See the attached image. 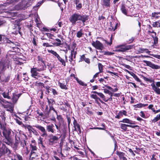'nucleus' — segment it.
<instances>
[{"label":"nucleus","mask_w":160,"mask_h":160,"mask_svg":"<svg viewBox=\"0 0 160 160\" xmlns=\"http://www.w3.org/2000/svg\"><path fill=\"white\" fill-rule=\"evenodd\" d=\"M2 130V137L5 138L4 142L9 145H11L13 140V138L15 133L10 128L3 125L1 128Z\"/></svg>","instance_id":"f257e3e1"},{"label":"nucleus","mask_w":160,"mask_h":160,"mask_svg":"<svg viewBox=\"0 0 160 160\" xmlns=\"http://www.w3.org/2000/svg\"><path fill=\"white\" fill-rule=\"evenodd\" d=\"M89 16L86 14H81L74 13L69 18V20L72 25H75L78 21H81L84 25L85 22L88 20Z\"/></svg>","instance_id":"f03ea898"},{"label":"nucleus","mask_w":160,"mask_h":160,"mask_svg":"<svg viewBox=\"0 0 160 160\" xmlns=\"http://www.w3.org/2000/svg\"><path fill=\"white\" fill-rule=\"evenodd\" d=\"M44 70V68H31L30 72L31 76L35 79V80H38L40 81H42L40 80V78L42 77L40 76L39 73L37 72H40Z\"/></svg>","instance_id":"7ed1b4c3"},{"label":"nucleus","mask_w":160,"mask_h":160,"mask_svg":"<svg viewBox=\"0 0 160 160\" xmlns=\"http://www.w3.org/2000/svg\"><path fill=\"white\" fill-rule=\"evenodd\" d=\"M60 137H58L53 134H50L48 136V143L50 145L53 146L56 144Z\"/></svg>","instance_id":"20e7f679"},{"label":"nucleus","mask_w":160,"mask_h":160,"mask_svg":"<svg viewBox=\"0 0 160 160\" xmlns=\"http://www.w3.org/2000/svg\"><path fill=\"white\" fill-rule=\"evenodd\" d=\"M48 52L51 53L55 57L58 59V60L62 63V65L64 66H66L65 60L62 59L56 51L52 50H48Z\"/></svg>","instance_id":"39448f33"},{"label":"nucleus","mask_w":160,"mask_h":160,"mask_svg":"<svg viewBox=\"0 0 160 160\" xmlns=\"http://www.w3.org/2000/svg\"><path fill=\"white\" fill-rule=\"evenodd\" d=\"M33 127L36 128L42 133L41 136L42 137H47L48 136L47 132L44 127L38 124L33 126Z\"/></svg>","instance_id":"423d86ee"},{"label":"nucleus","mask_w":160,"mask_h":160,"mask_svg":"<svg viewBox=\"0 0 160 160\" xmlns=\"http://www.w3.org/2000/svg\"><path fill=\"white\" fill-rule=\"evenodd\" d=\"M25 128L28 129L29 133L30 134L32 133L35 136H38L39 135L38 131L30 125H27L25 126Z\"/></svg>","instance_id":"0eeeda50"},{"label":"nucleus","mask_w":160,"mask_h":160,"mask_svg":"<svg viewBox=\"0 0 160 160\" xmlns=\"http://www.w3.org/2000/svg\"><path fill=\"white\" fill-rule=\"evenodd\" d=\"M6 102L7 104L5 106L4 108H7V111L10 112L11 113H12L14 110V104L8 102Z\"/></svg>","instance_id":"6e6552de"},{"label":"nucleus","mask_w":160,"mask_h":160,"mask_svg":"<svg viewBox=\"0 0 160 160\" xmlns=\"http://www.w3.org/2000/svg\"><path fill=\"white\" fill-rule=\"evenodd\" d=\"M119 48L117 51L118 52H124L132 49V46L131 45L125 46L122 45L119 46Z\"/></svg>","instance_id":"1a4fd4ad"},{"label":"nucleus","mask_w":160,"mask_h":160,"mask_svg":"<svg viewBox=\"0 0 160 160\" xmlns=\"http://www.w3.org/2000/svg\"><path fill=\"white\" fill-rule=\"evenodd\" d=\"M143 62L145 63L148 66L152 69H159L160 68V66L157 65H155L150 61L143 60Z\"/></svg>","instance_id":"9d476101"},{"label":"nucleus","mask_w":160,"mask_h":160,"mask_svg":"<svg viewBox=\"0 0 160 160\" xmlns=\"http://www.w3.org/2000/svg\"><path fill=\"white\" fill-rule=\"evenodd\" d=\"M10 75H8L7 76H5L4 74L0 75V80L2 82H7L10 80Z\"/></svg>","instance_id":"9b49d317"},{"label":"nucleus","mask_w":160,"mask_h":160,"mask_svg":"<svg viewBox=\"0 0 160 160\" xmlns=\"http://www.w3.org/2000/svg\"><path fill=\"white\" fill-rule=\"evenodd\" d=\"M54 125L51 123L48 125L46 127V131L49 132H51L52 133H54L55 132V130L54 129Z\"/></svg>","instance_id":"f8f14e48"},{"label":"nucleus","mask_w":160,"mask_h":160,"mask_svg":"<svg viewBox=\"0 0 160 160\" xmlns=\"http://www.w3.org/2000/svg\"><path fill=\"white\" fill-rule=\"evenodd\" d=\"M58 85L61 89H64L65 90L68 89V86L67 85V82L66 80H65V81H63L62 82H58Z\"/></svg>","instance_id":"ddd939ff"},{"label":"nucleus","mask_w":160,"mask_h":160,"mask_svg":"<svg viewBox=\"0 0 160 160\" xmlns=\"http://www.w3.org/2000/svg\"><path fill=\"white\" fill-rule=\"evenodd\" d=\"M21 94V93L16 94L15 93H13V96L11 99H12V103L13 104H15L17 102L19 98L20 97Z\"/></svg>","instance_id":"4468645a"},{"label":"nucleus","mask_w":160,"mask_h":160,"mask_svg":"<svg viewBox=\"0 0 160 160\" xmlns=\"http://www.w3.org/2000/svg\"><path fill=\"white\" fill-rule=\"evenodd\" d=\"M12 90L11 89H8V92H3L2 95L4 98H7L8 99H11V97L10 96L11 94V92Z\"/></svg>","instance_id":"2eb2a0df"},{"label":"nucleus","mask_w":160,"mask_h":160,"mask_svg":"<svg viewBox=\"0 0 160 160\" xmlns=\"http://www.w3.org/2000/svg\"><path fill=\"white\" fill-rule=\"evenodd\" d=\"M73 124L74 128V130L76 131H78L79 132V133H81V130L80 126L79 124L77 122L76 120H74L73 122Z\"/></svg>","instance_id":"dca6fc26"},{"label":"nucleus","mask_w":160,"mask_h":160,"mask_svg":"<svg viewBox=\"0 0 160 160\" xmlns=\"http://www.w3.org/2000/svg\"><path fill=\"white\" fill-rule=\"evenodd\" d=\"M43 109V113L44 115V117L46 118H48L49 117L50 112L48 109V108L47 105L46 106V107L44 109L43 108H42Z\"/></svg>","instance_id":"f3484780"},{"label":"nucleus","mask_w":160,"mask_h":160,"mask_svg":"<svg viewBox=\"0 0 160 160\" xmlns=\"http://www.w3.org/2000/svg\"><path fill=\"white\" fill-rule=\"evenodd\" d=\"M7 64L6 62L3 60H1L0 61V71L2 72L5 69Z\"/></svg>","instance_id":"a211bd4d"},{"label":"nucleus","mask_w":160,"mask_h":160,"mask_svg":"<svg viewBox=\"0 0 160 160\" xmlns=\"http://www.w3.org/2000/svg\"><path fill=\"white\" fill-rule=\"evenodd\" d=\"M30 147L31 148V150L30 153V157H31L32 155L33 154H35V152L34 151H37V148L36 146L32 144L30 145Z\"/></svg>","instance_id":"6ab92c4d"},{"label":"nucleus","mask_w":160,"mask_h":160,"mask_svg":"<svg viewBox=\"0 0 160 160\" xmlns=\"http://www.w3.org/2000/svg\"><path fill=\"white\" fill-rule=\"evenodd\" d=\"M116 153L120 159H122L123 160H127V159L124 156L125 154L124 152L117 151Z\"/></svg>","instance_id":"aec40b11"},{"label":"nucleus","mask_w":160,"mask_h":160,"mask_svg":"<svg viewBox=\"0 0 160 160\" xmlns=\"http://www.w3.org/2000/svg\"><path fill=\"white\" fill-rule=\"evenodd\" d=\"M92 44L96 49L100 50V42L99 41L96 40L95 42L93 41Z\"/></svg>","instance_id":"412c9836"},{"label":"nucleus","mask_w":160,"mask_h":160,"mask_svg":"<svg viewBox=\"0 0 160 160\" xmlns=\"http://www.w3.org/2000/svg\"><path fill=\"white\" fill-rule=\"evenodd\" d=\"M14 136H15V140L14 145L15 148H17L19 144V142H20V138L18 137L17 136V134L16 133L14 134Z\"/></svg>","instance_id":"4be33fe9"},{"label":"nucleus","mask_w":160,"mask_h":160,"mask_svg":"<svg viewBox=\"0 0 160 160\" xmlns=\"http://www.w3.org/2000/svg\"><path fill=\"white\" fill-rule=\"evenodd\" d=\"M111 94H108L110 95V98H107V99H106L105 98L104 96L102 93H101V98H102L103 100H104L105 102H107L108 100H109L110 101H112V96L113 95V93L111 92Z\"/></svg>","instance_id":"5701e85b"},{"label":"nucleus","mask_w":160,"mask_h":160,"mask_svg":"<svg viewBox=\"0 0 160 160\" xmlns=\"http://www.w3.org/2000/svg\"><path fill=\"white\" fill-rule=\"evenodd\" d=\"M91 98L94 99L95 100V103H97L99 105H100L99 101H100V98H98L96 94H92L91 95Z\"/></svg>","instance_id":"b1692460"},{"label":"nucleus","mask_w":160,"mask_h":160,"mask_svg":"<svg viewBox=\"0 0 160 160\" xmlns=\"http://www.w3.org/2000/svg\"><path fill=\"white\" fill-rule=\"evenodd\" d=\"M120 122L123 123H126L129 124H134V123L133 122V121H132L131 120L128 118L123 119H122V121H121Z\"/></svg>","instance_id":"393cba45"},{"label":"nucleus","mask_w":160,"mask_h":160,"mask_svg":"<svg viewBox=\"0 0 160 160\" xmlns=\"http://www.w3.org/2000/svg\"><path fill=\"white\" fill-rule=\"evenodd\" d=\"M47 100L48 101L49 106H53V105L55 104L56 103L55 101L52 98H51L49 99L48 98H47Z\"/></svg>","instance_id":"a878e982"},{"label":"nucleus","mask_w":160,"mask_h":160,"mask_svg":"<svg viewBox=\"0 0 160 160\" xmlns=\"http://www.w3.org/2000/svg\"><path fill=\"white\" fill-rule=\"evenodd\" d=\"M73 55H72V54H70V55L69 56V61L70 62L71 64H72V65H74V64L75 63V60H74L73 59Z\"/></svg>","instance_id":"bb28decb"},{"label":"nucleus","mask_w":160,"mask_h":160,"mask_svg":"<svg viewBox=\"0 0 160 160\" xmlns=\"http://www.w3.org/2000/svg\"><path fill=\"white\" fill-rule=\"evenodd\" d=\"M110 0H102V5L106 7H110Z\"/></svg>","instance_id":"cd10ccee"},{"label":"nucleus","mask_w":160,"mask_h":160,"mask_svg":"<svg viewBox=\"0 0 160 160\" xmlns=\"http://www.w3.org/2000/svg\"><path fill=\"white\" fill-rule=\"evenodd\" d=\"M105 85L107 86L106 81L104 80V79L101 78V87L102 88H107L105 86Z\"/></svg>","instance_id":"c85d7f7f"},{"label":"nucleus","mask_w":160,"mask_h":160,"mask_svg":"<svg viewBox=\"0 0 160 160\" xmlns=\"http://www.w3.org/2000/svg\"><path fill=\"white\" fill-rule=\"evenodd\" d=\"M38 42L37 38H36L35 36H34L32 38V42L34 46H37V42Z\"/></svg>","instance_id":"c756f323"},{"label":"nucleus","mask_w":160,"mask_h":160,"mask_svg":"<svg viewBox=\"0 0 160 160\" xmlns=\"http://www.w3.org/2000/svg\"><path fill=\"white\" fill-rule=\"evenodd\" d=\"M121 10L123 14H124L125 15H127V12L125 6L124 5H122V7L121 8Z\"/></svg>","instance_id":"7c9ffc66"},{"label":"nucleus","mask_w":160,"mask_h":160,"mask_svg":"<svg viewBox=\"0 0 160 160\" xmlns=\"http://www.w3.org/2000/svg\"><path fill=\"white\" fill-rule=\"evenodd\" d=\"M82 30L81 29L79 31H78L77 33V37L78 38H80L84 34L82 33Z\"/></svg>","instance_id":"2f4dec72"},{"label":"nucleus","mask_w":160,"mask_h":160,"mask_svg":"<svg viewBox=\"0 0 160 160\" xmlns=\"http://www.w3.org/2000/svg\"><path fill=\"white\" fill-rule=\"evenodd\" d=\"M35 85L36 86L40 87L41 88H45V85L43 83L39 82H36Z\"/></svg>","instance_id":"473e14b6"},{"label":"nucleus","mask_w":160,"mask_h":160,"mask_svg":"<svg viewBox=\"0 0 160 160\" xmlns=\"http://www.w3.org/2000/svg\"><path fill=\"white\" fill-rule=\"evenodd\" d=\"M130 75L137 81L140 82L141 81L138 77L133 72H131L130 73Z\"/></svg>","instance_id":"72a5a7b5"},{"label":"nucleus","mask_w":160,"mask_h":160,"mask_svg":"<svg viewBox=\"0 0 160 160\" xmlns=\"http://www.w3.org/2000/svg\"><path fill=\"white\" fill-rule=\"evenodd\" d=\"M152 25L154 27H160V21L153 22Z\"/></svg>","instance_id":"f704fd0d"},{"label":"nucleus","mask_w":160,"mask_h":160,"mask_svg":"<svg viewBox=\"0 0 160 160\" xmlns=\"http://www.w3.org/2000/svg\"><path fill=\"white\" fill-rule=\"evenodd\" d=\"M37 58L38 61L41 62L42 63L44 64V61L43 60L42 57L41 55L38 56Z\"/></svg>","instance_id":"c9c22d12"},{"label":"nucleus","mask_w":160,"mask_h":160,"mask_svg":"<svg viewBox=\"0 0 160 160\" xmlns=\"http://www.w3.org/2000/svg\"><path fill=\"white\" fill-rule=\"evenodd\" d=\"M50 39L55 40V37L51 33H46L45 34Z\"/></svg>","instance_id":"e433bc0d"},{"label":"nucleus","mask_w":160,"mask_h":160,"mask_svg":"<svg viewBox=\"0 0 160 160\" xmlns=\"http://www.w3.org/2000/svg\"><path fill=\"white\" fill-rule=\"evenodd\" d=\"M128 124H121V128L125 131H126L127 129V127H128Z\"/></svg>","instance_id":"4c0bfd02"},{"label":"nucleus","mask_w":160,"mask_h":160,"mask_svg":"<svg viewBox=\"0 0 160 160\" xmlns=\"http://www.w3.org/2000/svg\"><path fill=\"white\" fill-rule=\"evenodd\" d=\"M60 109L64 112H67L68 111L67 108L66 106L61 105L60 106Z\"/></svg>","instance_id":"58836bf2"},{"label":"nucleus","mask_w":160,"mask_h":160,"mask_svg":"<svg viewBox=\"0 0 160 160\" xmlns=\"http://www.w3.org/2000/svg\"><path fill=\"white\" fill-rule=\"evenodd\" d=\"M45 89H46V93L47 95H49L50 93V90H51V88H50V87L48 85L46 86Z\"/></svg>","instance_id":"ea45409f"},{"label":"nucleus","mask_w":160,"mask_h":160,"mask_svg":"<svg viewBox=\"0 0 160 160\" xmlns=\"http://www.w3.org/2000/svg\"><path fill=\"white\" fill-rule=\"evenodd\" d=\"M37 114L38 115V116H41V117H44V114H43V112L41 111L39 109H38L36 111Z\"/></svg>","instance_id":"a19ab883"},{"label":"nucleus","mask_w":160,"mask_h":160,"mask_svg":"<svg viewBox=\"0 0 160 160\" xmlns=\"http://www.w3.org/2000/svg\"><path fill=\"white\" fill-rule=\"evenodd\" d=\"M154 91L158 94H160V89L156 87L153 89Z\"/></svg>","instance_id":"79ce46f5"},{"label":"nucleus","mask_w":160,"mask_h":160,"mask_svg":"<svg viewBox=\"0 0 160 160\" xmlns=\"http://www.w3.org/2000/svg\"><path fill=\"white\" fill-rule=\"evenodd\" d=\"M20 142L21 143V146L23 148L25 147V146L26 145V141L25 139H22L21 141H20Z\"/></svg>","instance_id":"37998d69"},{"label":"nucleus","mask_w":160,"mask_h":160,"mask_svg":"<svg viewBox=\"0 0 160 160\" xmlns=\"http://www.w3.org/2000/svg\"><path fill=\"white\" fill-rule=\"evenodd\" d=\"M105 86L108 89L111 90L112 92H116L118 91V89L117 88H115L114 89H113L110 86H107L106 85H105Z\"/></svg>","instance_id":"c03bdc74"},{"label":"nucleus","mask_w":160,"mask_h":160,"mask_svg":"<svg viewBox=\"0 0 160 160\" xmlns=\"http://www.w3.org/2000/svg\"><path fill=\"white\" fill-rule=\"evenodd\" d=\"M6 101L0 95V103L2 105H3L4 104L6 103Z\"/></svg>","instance_id":"a18cd8bd"},{"label":"nucleus","mask_w":160,"mask_h":160,"mask_svg":"<svg viewBox=\"0 0 160 160\" xmlns=\"http://www.w3.org/2000/svg\"><path fill=\"white\" fill-rule=\"evenodd\" d=\"M103 41L105 43H106L107 45H111L112 43V36L110 38V42H109L106 40H104Z\"/></svg>","instance_id":"49530a36"},{"label":"nucleus","mask_w":160,"mask_h":160,"mask_svg":"<svg viewBox=\"0 0 160 160\" xmlns=\"http://www.w3.org/2000/svg\"><path fill=\"white\" fill-rule=\"evenodd\" d=\"M107 88H103V89H101L105 93H108V94H111V92L108 90Z\"/></svg>","instance_id":"de8ad7c7"},{"label":"nucleus","mask_w":160,"mask_h":160,"mask_svg":"<svg viewBox=\"0 0 160 160\" xmlns=\"http://www.w3.org/2000/svg\"><path fill=\"white\" fill-rule=\"evenodd\" d=\"M139 50L141 51V52L142 53L144 51H146V52L147 53L149 54L150 52V51H148L147 49H144L142 48H140L139 49Z\"/></svg>","instance_id":"09e8293b"},{"label":"nucleus","mask_w":160,"mask_h":160,"mask_svg":"<svg viewBox=\"0 0 160 160\" xmlns=\"http://www.w3.org/2000/svg\"><path fill=\"white\" fill-rule=\"evenodd\" d=\"M15 158L17 159L18 160H23L22 157L20 155L18 154L15 156Z\"/></svg>","instance_id":"8fccbe9b"},{"label":"nucleus","mask_w":160,"mask_h":160,"mask_svg":"<svg viewBox=\"0 0 160 160\" xmlns=\"http://www.w3.org/2000/svg\"><path fill=\"white\" fill-rule=\"evenodd\" d=\"M57 115V119L60 121H63V118L61 115H58V113Z\"/></svg>","instance_id":"3c124183"},{"label":"nucleus","mask_w":160,"mask_h":160,"mask_svg":"<svg viewBox=\"0 0 160 160\" xmlns=\"http://www.w3.org/2000/svg\"><path fill=\"white\" fill-rule=\"evenodd\" d=\"M86 58L85 57V54H83L82 55L80 56V60L79 61V62L84 61Z\"/></svg>","instance_id":"603ef678"},{"label":"nucleus","mask_w":160,"mask_h":160,"mask_svg":"<svg viewBox=\"0 0 160 160\" xmlns=\"http://www.w3.org/2000/svg\"><path fill=\"white\" fill-rule=\"evenodd\" d=\"M159 13L157 12L152 13V17L153 18H157L159 17V16L157 15Z\"/></svg>","instance_id":"864d4df0"},{"label":"nucleus","mask_w":160,"mask_h":160,"mask_svg":"<svg viewBox=\"0 0 160 160\" xmlns=\"http://www.w3.org/2000/svg\"><path fill=\"white\" fill-rule=\"evenodd\" d=\"M119 112V114H120V115L121 116H122L123 115H124L125 116L127 115V112L125 110H123L122 111H120Z\"/></svg>","instance_id":"5fc2aeb1"},{"label":"nucleus","mask_w":160,"mask_h":160,"mask_svg":"<svg viewBox=\"0 0 160 160\" xmlns=\"http://www.w3.org/2000/svg\"><path fill=\"white\" fill-rule=\"evenodd\" d=\"M66 117L67 118L68 122V127L69 128H70V125L71 123V118H70L67 115Z\"/></svg>","instance_id":"6e6d98bb"},{"label":"nucleus","mask_w":160,"mask_h":160,"mask_svg":"<svg viewBox=\"0 0 160 160\" xmlns=\"http://www.w3.org/2000/svg\"><path fill=\"white\" fill-rule=\"evenodd\" d=\"M152 37L153 38L154 41V44H156L158 43V38L156 36L154 37L152 36Z\"/></svg>","instance_id":"4d7b16f0"},{"label":"nucleus","mask_w":160,"mask_h":160,"mask_svg":"<svg viewBox=\"0 0 160 160\" xmlns=\"http://www.w3.org/2000/svg\"><path fill=\"white\" fill-rule=\"evenodd\" d=\"M52 91V92L53 93V94L54 95H57L58 94V93L57 91L54 89L53 88H51V90Z\"/></svg>","instance_id":"13d9d810"},{"label":"nucleus","mask_w":160,"mask_h":160,"mask_svg":"<svg viewBox=\"0 0 160 160\" xmlns=\"http://www.w3.org/2000/svg\"><path fill=\"white\" fill-rule=\"evenodd\" d=\"M78 83H79V84H80L81 85H82V86H87V84L86 83H84V82H82V81L80 80L79 81H78Z\"/></svg>","instance_id":"bf43d9fd"},{"label":"nucleus","mask_w":160,"mask_h":160,"mask_svg":"<svg viewBox=\"0 0 160 160\" xmlns=\"http://www.w3.org/2000/svg\"><path fill=\"white\" fill-rule=\"evenodd\" d=\"M43 138L40 137L38 139V143L42 145L43 144Z\"/></svg>","instance_id":"052dcab7"},{"label":"nucleus","mask_w":160,"mask_h":160,"mask_svg":"<svg viewBox=\"0 0 160 160\" xmlns=\"http://www.w3.org/2000/svg\"><path fill=\"white\" fill-rule=\"evenodd\" d=\"M63 105L68 108H70L71 107L70 104L67 101H66V102H64Z\"/></svg>","instance_id":"680f3d73"},{"label":"nucleus","mask_w":160,"mask_h":160,"mask_svg":"<svg viewBox=\"0 0 160 160\" xmlns=\"http://www.w3.org/2000/svg\"><path fill=\"white\" fill-rule=\"evenodd\" d=\"M101 126L103 127V128H101V129L105 130V131L106 132V133H109V132L108 131L105 130L106 128L105 127V125L104 124H102V125H101Z\"/></svg>","instance_id":"e2e57ef3"},{"label":"nucleus","mask_w":160,"mask_h":160,"mask_svg":"<svg viewBox=\"0 0 160 160\" xmlns=\"http://www.w3.org/2000/svg\"><path fill=\"white\" fill-rule=\"evenodd\" d=\"M82 8V4L81 3H80L76 5V8L78 10L81 9Z\"/></svg>","instance_id":"0e129e2a"},{"label":"nucleus","mask_w":160,"mask_h":160,"mask_svg":"<svg viewBox=\"0 0 160 160\" xmlns=\"http://www.w3.org/2000/svg\"><path fill=\"white\" fill-rule=\"evenodd\" d=\"M114 54V53L109 52L108 51H105V55H113Z\"/></svg>","instance_id":"69168bd1"},{"label":"nucleus","mask_w":160,"mask_h":160,"mask_svg":"<svg viewBox=\"0 0 160 160\" xmlns=\"http://www.w3.org/2000/svg\"><path fill=\"white\" fill-rule=\"evenodd\" d=\"M42 46L44 47L46 46L47 47H51L52 46V45H50L49 44L48 42H47V43L44 42V43H43L42 44Z\"/></svg>","instance_id":"338daca9"},{"label":"nucleus","mask_w":160,"mask_h":160,"mask_svg":"<svg viewBox=\"0 0 160 160\" xmlns=\"http://www.w3.org/2000/svg\"><path fill=\"white\" fill-rule=\"evenodd\" d=\"M71 158H73V160H85L84 159H79L77 157H75L74 156L71 157Z\"/></svg>","instance_id":"774afa93"}]
</instances>
